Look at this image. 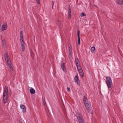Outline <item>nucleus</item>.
<instances>
[{
	"label": "nucleus",
	"mask_w": 123,
	"mask_h": 123,
	"mask_svg": "<svg viewBox=\"0 0 123 123\" xmlns=\"http://www.w3.org/2000/svg\"><path fill=\"white\" fill-rule=\"evenodd\" d=\"M8 91V87L7 86H6L3 92V99L4 103H5L7 101Z\"/></svg>",
	"instance_id": "2"
},
{
	"label": "nucleus",
	"mask_w": 123,
	"mask_h": 123,
	"mask_svg": "<svg viewBox=\"0 0 123 123\" xmlns=\"http://www.w3.org/2000/svg\"><path fill=\"white\" fill-rule=\"evenodd\" d=\"M106 82L108 88H111L112 84V82L111 78L110 77H106Z\"/></svg>",
	"instance_id": "3"
},
{
	"label": "nucleus",
	"mask_w": 123,
	"mask_h": 123,
	"mask_svg": "<svg viewBox=\"0 0 123 123\" xmlns=\"http://www.w3.org/2000/svg\"><path fill=\"white\" fill-rule=\"evenodd\" d=\"M20 42L21 45V49L22 51L23 52L24 51L25 46V43L23 41V33L22 31L20 32Z\"/></svg>",
	"instance_id": "1"
},
{
	"label": "nucleus",
	"mask_w": 123,
	"mask_h": 123,
	"mask_svg": "<svg viewBox=\"0 0 123 123\" xmlns=\"http://www.w3.org/2000/svg\"><path fill=\"white\" fill-rule=\"evenodd\" d=\"M79 35H80V31L79 30H78L77 31V35H78V38L80 37Z\"/></svg>",
	"instance_id": "23"
},
{
	"label": "nucleus",
	"mask_w": 123,
	"mask_h": 123,
	"mask_svg": "<svg viewBox=\"0 0 123 123\" xmlns=\"http://www.w3.org/2000/svg\"><path fill=\"white\" fill-rule=\"evenodd\" d=\"M72 46L71 45L69 46V49L68 53L69 56L70 58H71L72 56Z\"/></svg>",
	"instance_id": "9"
},
{
	"label": "nucleus",
	"mask_w": 123,
	"mask_h": 123,
	"mask_svg": "<svg viewBox=\"0 0 123 123\" xmlns=\"http://www.w3.org/2000/svg\"><path fill=\"white\" fill-rule=\"evenodd\" d=\"M20 108L22 109V111L23 113H25L26 111V108L23 105H21L20 106Z\"/></svg>",
	"instance_id": "13"
},
{
	"label": "nucleus",
	"mask_w": 123,
	"mask_h": 123,
	"mask_svg": "<svg viewBox=\"0 0 123 123\" xmlns=\"http://www.w3.org/2000/svg\"><path fill=\"white\" fill-rule=\"evenodd\" d=\"M83 100L84 104L85 103H87L88 102V100L86 98V97L85 96H83Z\"/></svg>",
	"instance_id": "16"
},
{
	"label": "nucleus",
	"mask_w": 123,
	"mask_h": 123,
	"mask_svg": "<svg viewBox=\"0 0 123 123\" xmlns=\"http://www.w3.org/2000/svg\"><path fill=\"white\" fill-rule=\"evenodd\" d=\"M61 67L62 69L64 72H66V69L65 66H64V63H62L61 64Z\"/></svg>",
	"instance_id": "14"
},
{
	"label": "nucleus",
	"mask_w": 123,
	"mask_h": 123,
	"mask_svg": "<svg viewBox=\"0 0 123 123\" xmlns=\"http://www.w3.org/2000/svg\"><path fill=\"white\" fill-rule=\"evenodd\" d=\"M6 44V40H5L4 39L3 40L2 42V44L3 46L4 47L5 46Z\"/></svg>",
	"instance_id": "20"
},
{
	"label": "nucleus",
	"mask_w": 123,
	"mask_h": 123,
	"mask_svg": "<svg viewBox=\"0 0 123 123\" xmlns=\"http://www.w3.org/2000/svg\"><path fill=\"white\" fill-rule=\"evenodd\" d=\"M75 62L76 63V66L80 65V64L79 63V61L77 58L76 59Z\"/></svg>",
	"instance_id": "18"
},
{
	"label": "nucleus",
	"mask_w": 123,
	"mask_h": 123,
	"mask_svg": "<svg viewBox=\"0 0 123 123\" xmlns=\"http://www.w3.org/2000/svg\"><path fill=\"white\" fill-rule=\"evenodd\" d=\"M58 21L59 23H60L61 22V21L60 20H58Z\"/></svg>",
	"instance_id": "28"
},
{
	"label": "nucleus",
	"mask_w": 123,
	"mask_h": 123,
	"mask_svg": "<svg viewBox=\"0 0 123 123\" xmlns=\"http://www.w3.org/2000/svg\"><path fill=\"white\" fill-rule=\"evenodd\" d=\"M36 0L37 3H38V4H40V2L39 0Z\"/></svg>",
	"instance_id": "26"
},
{
	"label": "nucleus",
	"mask_w": 123,
	"mask_h": 123,
	"mask_svg": "<svg viewBox=\"0 0 123 123\" xmlns=\"http://www.w3.org/2000/svg\"><path fill=\"white\" fill-rule=\"evenodd\" d=\"M52 2H53V4H53V5H54V2H53V1H52Z\"/></svg>",
	"instance_id": "29"
},
{
	"label": "nucleus",
	"mask_w": 123,
	"mask_h": 123,
	"mask_svg": "<svg viewBox=\"0 0 123 123\" xmlns=\"http://www.w3.org/2000/svg\"><path fill=\"white\" fill-rule=\"evenodd\" d=\"M86 108L89 112L91 111V107L88 102L85 103L84 104Z\"/></svg>",
	"instance_id": "6"
},
{
	"label": "nucleus",
	"mask_w": 123,
	"mask_h": 123,
	"mask_svg": "<svg viewBox=\"0 0 123 123\" xmlns=\"http://www.w3.org/2000/svg\"><path fill=\"white\" fill-rule=\"evenodd\" d=\"M30 93L32 94H34L35 93V91L33 88H31L30 90Z\"/></svg>",
	"instance_id": "17"
},
{
	"label": "nucleus",
	"mask_w": 123,
	"mask_h": 123,
	"mask_svg": "<svg viewBox=\"0 0 123 123\" xmlns=\"http://www.w3.org/2000/svg\"><path fill=\"white\" fill-rule=\"evenodd\" d=\"M78 38V44L79 45L80 44V37Z\"/></svg>",
	"instance_id": "24"
},
{
	"label": "nucleus",
	"mask_w": 123,
	"mask_h": 123,
	"mask_svg": "<svg viewBox=\"0 0 123 123\" xmlns=\"http://www.w3.org/2000/svg\"><path fill=\"white\" fill-rule=\"evenodd\" d=\"M31 56H32L33 55V53L31 51Z\"/></svg>",
	"instance_id": "27"
},
{
	"label": "nucleus",
	"mask_w": 123,
	"mask_h": 123,
	"mask_svg": "<svg viewBox=\"0 0 123 123\" xmlns=\"http://www.w3.org/2000/svg\"><path fill=\"white\" fill-rule=\"evenodd\" d=\"M77 117L78 119L79 123H84L83 118L80 114L78 113L77 114Z\"/></svg>",
	"instance_id": "4"
},
{
	"label": "nucleus",
	"mask_w": 123,
	"mask_h": 123,
	"mask_svg": "<svg viewBox=\"0 0 123 123\" xmlns=\"http://www.w3.org/2000/svg\"><path fill=\"white\" fill-rule=\"evenodd\" d=\"M7 27V25L6 23H5L3 24L2 25V27L1 30L3 31L6 30Z\"/></svg>",
	"instance_id": "10"
},
{
	"label": "nucleus",
	"mask_w": 123,
	"mask_h": 123,
	"mask_svg": "<svg viewBox=\"0 0 123 123\" xmlns=\"http://www.w3.org/2000/svg\"><path fill=\"white\" fill-rule=\"evenodd\" d=\"M77 67L78 71L79 73L80 74L82 77H83L84 76V73L80 65L77 66Z\"/></svg>",
	"instance_id": "5"
},
{
	"label": "nucleus",
	"mask_w": 123,
	"mask_h": 123,
	"mask_svg": "<svg viewBox=\"0 0 123 123\" xmlns=\"http://www.w3.org/2000/svg\"><path fill=\"white\" fill-rule=\"evenodd\" d=\"M117 2L119 4H123V0H118Z\"/></svg>",
	"instance_id": "19"
},
{
	"label": "nucleus",
	"mask_w": 123,
	"mask_h": 123,
	"mask_svg": "<svg viewBox=\"0 0 123 123\" xmlns=\"http://www.w3.org/2000/svg\"><path fill=\"white\" fill-rule=\"evenodd\" d=\"M74 79L75 82L77 85H79L80 81L77 75H76L75 76L74 78Z\"/></svg>",
	"instance_id": "11"
},
{
	"label": "nucleus",
	"mask_w": 123,
	"mask_h": 123,
	"mask_svg": "<svg viewBox=\"0 0 123 123\" xmlns=\"http://www.w3.org/2000/svg\"><path fill=\"white\" fill-rule=\"evenodd\" d=\"M67 90L68 92H70V88L69 87H67Z\"/></svg>",
	"instance_id": "25"
},
{
	"label": "nucleus",
	"mask_w": 123,
	"mask_h": 123,
	"mask_svg": "<svg viewBox=\"0 0 123 123\" xmlns=\"http://www.w3.org/2000/svg\"><path fill=\"white\" fill-rule=\"evenodd\" d=\"M95 48L94 47H92L91 48V52L93 53L94 51H95Z\"/></svg>",
	"instance_id": "21"
},
{
	"label": "nucleus",
	"mask_w": 123,
	"mask_h": 123,
	"mask_svg": "<svg viewBox=\"0 0 123 123\" xmlns=\"http://www.w3.org/2000/svg\"><path fill=\"white\" fill-rule=\"evenodd\" d=\"M85 14L83 12H82L80 14V16L81 17H83L85 16Z\"/></svg>",
	"instance_id": "22"
},
{
	"label": "nucleus",
	"mask_w": 123,
	"mask_h": 123,
	"mask_svg": "<svg viewBox=\"0 0 123 123\" xmlns=\"http://www.w3.org/2000/svg\"><path fill=\"white\" fill-rule=\"evenodd\" d=\"M9 66V68H10V69L12 71H13V67L12 66V64L11 63H9L8 64Z\"/></svg>",
	"instance_id": "15"
},
{
	"label": "nucleus",
	"mask_w": 123,
	"mask_h": 123,
	"mask_svg": "<svg viewBox=\"0 0 123 123\" xmlns=\"http://www.w3.org/2000/svg\"><path fill=\"white\" fill-rule=\"evenodd\" d=\"M71 11L70 8L69 7L68 13V18L69 19H70L71 18Z\"/></svg>",
	"instance_id": "12"
},
{
	"label": "nucleus",
	"mask_w": 123,
	"mask_h": 123,
	"mask_svg": "<svg viewBox=\"0 0 123 123\" xmlns=\"http://www.w3.org/2000/svg\"><path fill=\"white\" fill-rule=\"evenodd\" d=\"M4 55L5 60L7 62L8 64L11 63V61L8 57L7 54L6 53Z\"/></svg>",
	"instance_id": "7"
},
{
	"label": "nucleus",
	"mask_w": 123,
	"mask_h": 123,
	"mask_svg": "<svg viewBox=\"0 0 123 123\" xmlns=\"http://www.w3.org/2000/svg\"><path fill=\"white\" fill-rule=\"evenodd\" d=\"M4 55L5 60L7 62L8 64L11 63V61L8 57L7 54L6 53Z\"/></svg>",
	"instance_id": "8"
}]
</instances>
